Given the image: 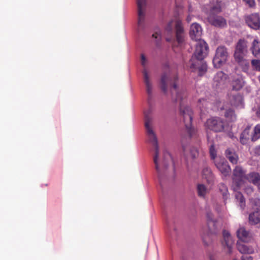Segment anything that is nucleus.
I'll use <instances>...</instances> for the list:
<instances>
[{
    "instance_id": "obj_3",
    "label": "nucleus",
    "mask_w": 260,
    "mask_h": 260,
    "mask_svg": "<svg viewBox=\"0 0 260 260\" xmlns=\"http://www.w3.org/2000/svg\"><path fill=\"white\" fill-rule=\"evenodd\" d=\"M197 42L195 51L189 60V67L192 71L198 70L199 75L202 76L207 69V65L204 59L208 55L209 47L203 40Z\"/></svg>"
},
{
    "instance_id": "obj_50",
    "label": "nucleus",
    "mask_w": 260,
    "mask_h": 260,
    "mask_svg": "<svg viewBox=\"0 0 260 260\" xmlns=\"http://www.w3.org/2000/svg\"><path fill=\"white\" fill-rule=\"evenodd\" d=\"M183 150L184 153H185V149L184 147H183Z\"/></svg>"
},
{
    "instance_id": "obj_8",
    "label": "nucleus",
    "mask_w": 260,
    "mask_h": 260,
    "mask_svg": "<svg viewBox=\"0 0 260 260\" xmlns=\"http://www.w3.org/2000/svg\"><path fill=\"white\" fill-rule=\"evenodd\" d=\"M246 178L245 172L241 167L236 166L233 170V181L235 185L234 190L240 188L244 183V180Z\"/></svg>"
},
{
    "instance_id": "obj_43",
    "label": "nucleus",
    "mask_w": 260,
    "mask_h": 260,
    "mask_svg": "<svg viewBox=\"0 0 260 260\" xmlns=\"http://www.w3.org/2000/svg\"><path fill=\"white\" fill-rule=\"evenodd\" d=\"M256 116L260 119V105L258 107L256 111Z\"/></svg>"
},
{
    "instance_id": "obj_37",
    "label": "nucleus",
    "mask_w": 260,
    "mask_h": 260,
    "mask_svg": "<svg viewBox=\"0 0 260 260\" xmlns=\"http://www.w3.org/2000/svg\"><path fill=\"white\" fill-rule=\"evenodd\" d=\"M207 105L208 102L206 100L204 99L199 100L198 106L200 108L201 111H203Z\"/></svg>"
},
{
    "instance_id": "obj_14",
    "label": "nucleus",
    "mask_w": 260,
    "mask_h": 260,
    "mask_svg": "<svg viewBox=\"0 0 260 260\" xmlns=\"http://www.w3.org/2000/svg\"><path fill=\"white\" fill-rule=\"evenodd\" d=\"M223 241L222 242V244L223 246L224 249L227 248L226 253L231 254L232 252V246L234 242L232 237L228 231L223 230Z\"/></svg>"
},
{
    "instance_id": "obj_44",
    "label": "nucleus",
    "mask_w": 260,
    "mask_h": 260,
    "mask_svg": "<svg viewBox=\"0 0 260 260\" xmlns=\"http://www.w3.org/2000/svg\"><path fill=\"white\" fill-rule=\"evenodd\" d=\"M206 236L205 235L203 237V240L204 242L205 243V244L207 245L208 243L206 242Z\"/></svg>"
},
{
    "instance_id": "obj_4",
    "label": "nucleus",
    "mask_w": 260,
    "mask_h": 260,
    "mask_svg": "<svg viewBox=\"0 0 260 260\" xmlns=\"http://www.w3.org/2000/svg\"><path fill=\"white\" fill-rule=\"evenodd\" d=\"M138 6V24L137 31L142 33L144 31L146 26L145 23V7L146 0H137Z\"/></svg>"
},
{
    "instance_id": "obj_1",
    "label": "nucleus",
    "mask_w": 260,
    "mask_h": 260,
    "mask_svg": "<svg viewBox=\"0 0 260 260\" xmlns=\"http://www.w3.org/2000/svg\"><path fill=\"white\" fill-rule=\"evenodd\" d=\"M144 82L146 86V92L148 95L147 103L149 109L144 112L145 127L149 141L155 147V153L153 156V162L155 169L157 174L158 179L160 185H162L164 179L167 174V170L169 162L172 160V157L168 152H164L162 157L159 155V147L156 136L151 127L152 118L150 116L152 112L153 100L152 95V85L150 81V76L147 70L144 68L143 71Z\"/></svg>"
},
{
    "instance_id": "obj_34",
    "label": "nucleus",
    "mask_w": 260,
    "mask_h": 260,
    "mask_svg": "<svg viewBox=\"0 0 260 260\" xmlns=\"http://www.w3.org/2000/svg\"><path fill=\"white\" fill-rule=\"evenodd\" d=\"M236 199L239 201L240 203V206L241 207H243V206H244V203H245V199L243 197L242 194L240 192H237L235 194Z\"/></svg>"
},
{
    "instance_id": "obj_18",
    "label": "nucleus",
    "mask_w": 260,
    "mask_h": 260,
    "mask_svg": "<svg viewBox=\"0 0 260 260\" xmlns=\"http://www.w3.org/2000/svg\"><path fill=\"white\" fill-rule=\"evenodd\" d=\"M245 242H242V241H238L237 243V247L239 251L243 254H251L254 252L253 249L248 246Z\"/></svg>"
},
{
    "instance_id": "obj_30",
    "label": "nucleus",
    "mask_w": 260,
    "mask_h": 260,
    "mask_svg": "<svg viewBox=\"0 0 260 260\" xmlns=\"http://www.w3.org/2000/svg\"><path fill=\"white\" fill-rule=\"evenodd\" d=\"M260 138V124L255 126L253 129V133L251 136V140L255 141Z\"/></svg>"
},
{
    "instance_id": "obj_31",
    "label": "nucleus",
    "mask_w": 260,
    "mask_h": 260,
    "mask_svg": "<svg viewBox=\"0 0 260 260\" xmlns=\"http://www.w3.org/2000/svg\"><path fill=\"white\" fill-rule=\"evenodd\" d=\"M224 116L231 121H233L236 119L235 112L231 109H229L225 111Z\"/></svg>"
},
{
    "instance_id": "obj_21",
    "label": "nucleus",
    "mask_w": 260,
    "mask_h": 260,
    "mask_svg": "<svg viewBox=\"0 0 260 260\" xmlns=\"http://www.w3.org/2000/svg\"><path fill=\"white\" fill-rule=\"evenodd\" d=\"M225 156L233 164L237 163L238 156L235 151L231 148H228L225 151Z\"/></svg>"
},
{
    "instance_id": "obj_42",
    "label": "nucleus",
    "mask_w": 260,
    "mask_h": 260,
    "mask_svg": "<svg viewBox=\"0 0 260 260\" xmlns=\"http://www.w3.org/2000/svg\"><path fill=\"white\" fill-rule=\"evenodd\" d=\"M241 259L242 260H253L251 256H242Z\"/></svg>"
},
{
    "instance_id": "obj_20",
    "label": "nucleus",
    "mask_w": 260,
    "mask_h": 260,
    "mask_svg": "<svg viewBox=\"0 0 260 260\" xmlns=\"http://www.w3.org/2000/svg\"><path fill=\"white\" fill-rule=\"evenodd\" d=\"M237 235L239 239L242 242H247L250 239L249 232L244 228H240L238 230Z\"/></svg>"
},
{
    "instance_id": "obj_45",
    "label": "nucleus",
    "mask_w": 260,
    "mask_h": 260,
    "mask_svg": "<svg viewBox=\"0 0 260 260\" xmlns=\"http://www.w3.org/2000/svg\"><path fill=\"white\" fill-rule=\"evenodd\" d=\"M256 153H257L258 154H260V146L256 148Z\"/></svg>"
},
{
    "instance_id": "obj_46",
    "label": "nucleus",
    "mask_w": 260,
    "mask_h": 260,
    "mask_svg": "<svg viewBox=\"0 0 260 260\" xmlns=\"http://www.w3.org/2000/svg\"><path fill=\"white\" fill-rule=\"evenodd\" d=\"M191 17L188 16L187 18H186V21L188 22H189L190 21H191Z\"/></svg>"
},
{
    "instance_id": "obj_24",
    "label": "nucleus",
    "mask_w": 260,
    "mask_h": 260,
    "mask_svg": "<svg viewBox=\"0 0 260 260\" xmlns=\"http://www.w3.org/2000/svg\"><path fill=\"white\" fill-rule=\"evenodd\" d=\"M232 88L233 90H239L244 86L243 79L242 77H238L234 79L232 83Z\"/></svg>"
},
{
    "instance_id": "obj_15",
    "label": "nucleus",
    "mask_w": 260,
    "mask_h": 260,
    "mask_svg": "<svg viewBox=\"0 0 260 260\" xmlns=\"http://www.w3.org/2000/svg\"><path fill=\"white\" fill-rule=\"evenodd\" d=\"M208 20L210 24L215 26L223 27L226 25V21L223 18L214 15L213 14H209Z\"/></svg>"
},
{
    "instance_id": "obj_11",
    "label": "nucleus",
    "mask_w": 260,
    "mask_h": 260,
    "mask_svg": "<svg viewBox=\"0 0 260 260\" xmlns=\"http://www.w3.org/2000/svg\"><path fill=\"white\" fill-rule=\"evenodd\" d=\"M215 165L218 170L224 177L230 175L231 169L228 161L224 158H219L215 161Z\"/></svg>"
},
{
    "instance_id": "obj_10",
    "label": "nucleus",
    "mask_w": 260,
    "mask_h": 260,
    "mask_svg": "<svg viewBox=\"0 0 260 260\" xmlns=\"http://www.w3.org/2000/svg\"><path fill=\"white\" fill-rule=\"evenodd\" d=\"M245 20L250 28L255 30L260 29V18L257 14H252L245 16Z\"/></svg>"
},
{
    "instance_id": "obj_19",
    "label": "nucleus",
    "mask_w": 260,
    "mask_h": 260,
    "mask_svg": "<svg viewBox=\"0 0 260 260\" xmlns=\"http://www.w3.org/2000/svg\"><path fill=\"white\" fill-rule=\"evenodd\" d=\"M222 3L221 0H213L210 2V14L218 13L221 10Z\"/></svg>"
},
{
    "instance_id": "obj_48",
    "label": "nucleus",
    "mask_w": 260,
    "mask_h": 260,
    "mask_svg": "<svg viewBox=\"0 0 260 260\" xmlns=\"http://www.w3.org/2000/svg\"><path fill=\"white\" fill-rule=\"evenodd\" d=\"M210 260H214V259H213V258L211 256H210Z\"/></svg>"
},
{
    "instance_id": "obj_9",
    "label": "nucleus",
    "mask_w": 260,
    "mask_h": 260,
    "mask_svg": "<svg viewBox=\"0 0 260 260\" xmlns=\"http://www.w3.org/2000/svg\"><path fill=\"white\" fill-rule=\"evenodd\" d=\"M247 52V43L243 39H240L236 45L234 53L235 59H240L244 57Z\"/></svg>"
},
{
    "instance_id": "obj_36",
    "label": "nucleus",
    "mask_w": 260,
    "mask_h": 260,
    "mask_svg": "<svg viewBox=\"0 0 260 260\" xmlns=\"http://www.w3.org/2000/svg\"><path fill=\"white\" fill-rule=\"evenodd\" d=\"M209 152L211 158L213 159H215L216 157V151L214 147V145L212 143H211L209 148Z\"/></svg>"
},
{
    "instance_id": "obj_7",
    "label": "nucleus",
    "mask_w": 260,
    "mask_h": 260,
    "mask_svg": "<svg viewBox=\"0 0 260 260\" xmlns=\"http://www.w3.org/2000/svg\"><path fill=\"white\" fill-rule=\"evenodd\" d=\"M174 23H175V25L176 37L177 41L179 44H181L184 40V29L181 21L177 20L174 22L173 21H171L167 24L166 27V30L168 32H172L174 26Z\"/></svg>"
},
{
    "instance_id": "obj_29",
    "label": "nucleus",
    "mask_w": 260,
    "mask_h": 260,
    "mask_svg": "<svg viewBox=\"0 0 260 260\" xmlns=\"http://www.w3.org/2000/svg\"><path fill=\"white\" fill-rule=\"evenodd\" d=\"M198 194L200 197L205 198L207 193V189L203 184H198L197 186Z\"/></svg>"
},
{
    "instance_id": "obj_12",
    "label": "nucleus",
    "mask_w": 260,
    "mask_h": 260,
    "mask_svg": "<svg viewBox=\"0 0 260 260\" xmlns=\"http://www.w3.org/2000/svg\"><path fill=\"white\" fill-rule=\"evenodd\" d=\"M206 217L209 230L207 236H210V235L216 234L218 229L216 221L213 218V214L211 212H207Z\"/></svg>"
},
{
    "instance_id": "obj_23",
    "label": "nucleus",
    "mask_w": 260,
    "mask_h": 260,
    "mask_svg": "<svg viewBox=\"0 0 260 260\" xmlns=\"http://www.w3.org/2000/svg\"><path fill=\"white\" fill-rule=\"evenodd\" d=\"M235 60L238 63L239 66L241 68L242 71L245 73H248L250 68L248 60L245 59L244 57Z\"/></svg>"
},
{
    "instance_id": "obj_40",
    "label": "nucleus",
    "mask_w": 260,
    "mask_h": 260,
    "mask_svg": "<svg viewBox=\"0 0 260 260\" xmlns=\"http://www.w3.org/2000/svg\"><path fill=\"white\" fill-rule=\"evenodd\" d=\"M141 62L142 65L145 67L147 62V59L144 54L141 55Z\"/></svg>"
},
{
    "instance_id": "obj_22",
    "label": "nucleus",
    "mask_w": 260,
    "mask_h": 260,
    "mask_svg": "<svg viewBox=\"0 0 260 260\" xmlns=\"http://www.w3.org/2000/svg\"><path fill=\"white\" fill-rule=\"evenodd\" d=\"M249 221L251 224H256L260 222V210H256L249 215Z\"/></svg>"
},
{
    "instance_id": "obj_16",
    "label": "nucleus",
    "mask_w": 260,
    "mask_h": 260,
    "mask_svg": "<svg viewBox=\"0 0 260 260\" xmlns=\"http://www.w3.org/2000/svg\"><path fill=\"white\" fill-rule=\"evenodd\" d=\"M228 77V75L223 72H218L214 77V83L216 86L223 85L225 84Z\"/></svg>"
},
{
    "instance_id": "obj_2",
    "label": "nucleus",
    "mask_w": 260,
    "mask_h": 260,
    "mask_svg": "<svg viewBox=\"0 0 260 260\" xmlns=\"http://www.w3.org/2000/svg\"><path fill=\"white\" fill-rule=\"evenodd\" d=\"M177 80V76L172 75L170 72H165L161 77L160 87L165 94H167L168 89L169 88L172 100L179 102V116L184 124L188 137L191 139H197L199 136L198 130L191 126L193 112L189 106L185 104L187 93L185 90H178L176 83Z\"/></svg>"
},
{
    "instance_id": "obj_5",
    "label": "nucleus",
    "mask_w": 260,
    "mask_h": 260,
    "mask_svg": "<svg viewBox=\"0 0 260 260\" xmlns=\"http://www.w3.org/2000/svg\"><path fill=\"white\" fill-rule=\"evenodd\" d=\"M225 122L221 118L212 117L207 119L205 123V127L215 132H221L224 130Z\"/></svg>"
},
{
    "instance_id": "obj_38",
    "label": "nucleus",
    "mask_w": 260,
    "mask_h": 260,
    "mask_svg": "<svg viewBox=\"0 0 260 260\" xmlns=\"http://www.w3.org/2000/svg\"><path fill=\"white\" fill-rule=\"evenodd\" d=\"M190 154L193 159L197 158L199 155V152L196 148L192 147L190 149Z\"/></svg>"
},
{
    "instance_id": "obj_25",
    "label": "nucleus",
    "mask_w": 260,
    "mask_h": 260,
    "mask_svg": "<svg viewBox=\"0 0 260 260\" xmlns=\"http://www.w3.org/2000/svg\"><path fill=\"white\" fill-rule=\"evenodd\" d=\"M249 182L258 186L260 181V175L256 173L252 172L249 173L246 178Z\"/></svg>"
},
{
    "instance_id": "obj_39",
    "label": "nucleus",
    "mask_w": 260,
    "mask_h": 260,
    "mask_svg": "<svg viewBox=\"0 0 260 260\" xmlns=\"http://www.w3.org/2000/svg\"><path fill=\"white\" fill-rule=\"evenodd\" d=\"M245 4L248 7L253 8L255 6V2L254 0H243Z\"/></svg>"
},
{
    "instance_id": "obj_17",
    "label": "nucleus",
    "mask_w": 260,
    "mask_h": 260,
    "mask_svg": "<svg viewBox=\"0 0 260 260\" xmlns=\"http://www.w3.org/2000/svg\"><path fill=\"white\" fill-rule=\"evenodd\" d=\"M250 50L254 57L260 58V41L257 39H254L251 43Z\"/></svg>"
},
{
    "instance_id": "obj_13",
    "label": "nucleus",
    "mask_w": 260,
    "mask_h": 260,
    "mask_svg": "<svg viewBox=\"0 0 260 260\" xmlns=\"http://www.w3.org/2000/svg\"><path fill=\"white\" fill-rule=\"evenodd\" d=\"M190 37L192 40L196 41L201 39L202 35V28L201 25L197 23H193L190 26L189 31Z\"/></svg>"
},
{
    "instance_id": "obj_41",
    "label": "nucleus",
    "mask_w": 260,
    "mask_h": 260,
    "mask_svg": "<svg viewBox=\"0 0 260 260\" xmlns=\"http://www.w3.org/2000/svg\"><path fill=\"white\" fill-rule=\"evenodd\" d=\"M152 37L157 39L158 40H159L161 39L160 33L157 31L152 35Z\"/></svg>"
},
{
    "instance_id": "obj_27",
    "label": "nucleus",
    "mask_w": 260,
    "mask_h": 260,
    "mask_svg": "<svg viewBox=\"0 0 260 260\" xmlns=\"http://www.w3.org/2000/svg\"><path fill=\"white\" fill-rule=\"evenodd\" d=\"M249 128H246L241 134L240 137V141L241 144H245L247 143L249 139Z\"/></svg>"
},
{
    "instance_id": "obj_28",
    "label": "nucleus",
    "mask_w": 260,
    "mask_h": 260,
    "mask_svg": "<svg viewBox=\"0 0 260 260\" xmlns=\"http://www.w3.org/2000/svg\"><path fill=\"white\" fill-rule=\"evenodd\" d=\"M218 188L220 192L223 196L224 200L227 199L229 197V192L226 186L224 184L221 183L219 184Z\"/></svg>"
},
{
    "instance_id": "obj_32",
    "label": "nucleus",
    "mask_w": 260,
    "mask_h": 260,
    "mask_svg": "<svg viewBox=\"0 0 260 260\" xmlns=\"http://www.w3.org/2000/svg\"><path fill=\"white\" fill-rule=\"evenodd\" d=\"M251 63L253 70L260 72V60L255 59H252Z\"/></svg>"
},
{
    "instance_id": "obj_6",
    "label": "nucleus",
    "mask_w": 260,
    "mask_h": 260,
    "mask_svg": "<svg viewBox=\"0 0 260 260\" xmlns=\"http://www.w3.org/2000/svg\"><path fill=\"white\" fill-rule=\"evenodd\" d=\"M228 57L227 49L223 46H219L216 50L215 56L213 59V63L215 68L220 67L224 63Z\"/></svg>"
},
{
    "instance_id": "obj_33",
    "label": "nucleus",
    "mask_w": 260,
    "mask_h": 260,
    "mask_svg": "<svg viewBox=\"0 0 260 260\" xmlns=\"http://www.w3.org/2000/svg\"><path fill=\"white\" fill-rule=\"evenodd\" d=\"M234 101L232 102V104L236 107L239 106L240 104H242V98L240 94H237L234 97Z\"/></svg>"
},
{
    "instance_id": "obj_35",
    "label": "nucleus",
    "mask_w": 260,
    "mask_h": 260,
    "mask_svg": "<svg viewBox=\"0 0 260 260\" xmlns=\"http://www.w3.org/2000/svg\"><path fill=\"white\" fill-rule=\"evenodd\" d=\"M250 203L252 206L255 207L257 210L260 208V199L257 198H251L250 199Z\"/></svg>"
},
{
    "instance_id": "obj_49",
    "label": "nucleus",
    "mask_w": 260,
    "mask_h": 260,
    "mask_svg": "<svg viewBox=\"0 0 260 260\" xmlns=\"http://www.w3.org/2000/svg\"><path fill=\"white\" fill-rule=\"evenodd\" d=\"M258 188L259 191H260V184L258 185Z\"/></svg>"
},
{
    "instance_id": "obj_47",
    "label": "nucleus",
    "mask_w": 260,
    "mask_h": 260,
    "mask_svg": "<svg viewBox=\"0 0 260 260\" xmlns=\"http://www.w3.org/2000/svg\"><path fill=\"white\" fill-rule=\"evenodd\" d=\"M246 191H249V192H251V191H253V189L252 188L249 187V188H247Z\"/></svg>"
},
{
    "instance_id": "obj_26",
    "label": "nucleus",
    "mask_w": 260,
    "mask_h": 260,
    "mask_svg": "<svg viewBox=\"0 0 260 260\" xmlns=\"http://www.w3.org/2000/svg\"><path fill=\"white\" fill-rule=\"evenodd\" d=\"M202 174L208 183H211L213 180V175L210 168L206 167L202 171Z\"/></svg>"
}]
</instances>
